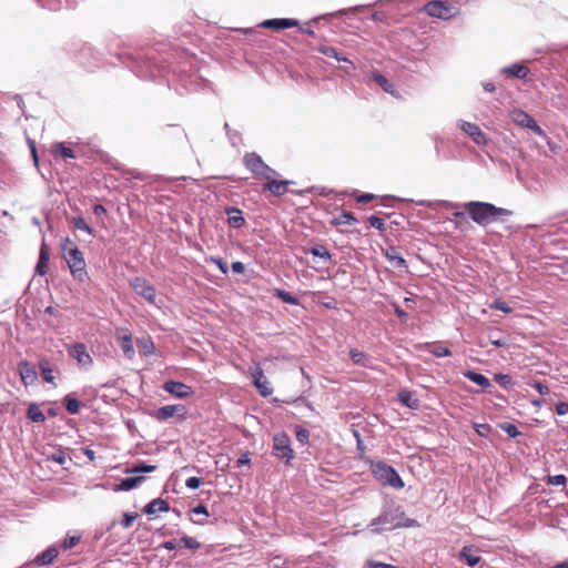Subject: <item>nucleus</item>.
Segmentation results:
<instances>
[{"instance_id": "nucleus-59", "label": "nucleus", "mask_w": 568, "mask_h": 568, "mask_svg": "<svg viewBox=\"0 0 568 568\" xmlns=\"http://www.w3.org/2000/svg\"><path fill=\"white\" fill-rule=\"evenodd\" d=\"M495 381L501 385H506L510 382V377H509V375L497 374V375H495Z\"/></svg>"}, {"instance_id": "nucleus-63", "label": "nucleus", "mask_w": 568, "mask_h": 568, "mask_svg": "<svg viewBox=\"0 0 568 568\" xmlns=\"http://www.w3.org/2000/svg\"><path fill=\"white\" fill-rule=\"evenodd\" d=\"M53 460H55L59 464H63L64 463V455L62 453L54 454L53 455Z\"/></svg>"}, {"instance_id": "nucleus-27", "label": "nucleus", "mask_w": 568, "mask_h": 568, "mask_svg": "<svg viewBox=\"0 0 568 568\" xmlns=\"http://www.w3.org/2000/svg\"><path fill=\"white\" fill-rule=\"evenodd\" d=\"M504 72L510 77L524 79L528 74L529 70L523 64L515 63L506 68Z\"/></svg>"}, {"instance_id": "nucleus-32", "label": "nucleus", "mask_w": 568, "mask_h": 568, "mask_svg": "<svg viewBox=\"0 0 568 568\" xmlns=\"http://www.w3.org/2000/svg\"><path fill=\"white\" fill-rule=\"evenodd\" d=\"M136 344H138L140 352L144 356H150L155 351L154 344L150 337H143L141 339H138Z\"/></svg>"}, {"instance_id": "nucleus-52", "label": "nucleus", "mask_w": 568, "mask_h": 568, "mask_svg": "<svg viewBox=\"0 0 568 568\" xmlns=\"http://www.w3.org/2000/svg\"><path fill=\"white\" fill-rule=\"evenodd\" d=\"M532 387L541 395H548L550 393L549 387L540 382H535Z\"/></svg>"}, {"instance_id": "nucleus-4", "label": "nucleus", "mask_w": 568, "mask_h": 568, "mask_svg": "<svg viewBox=\"0 0 568 568\" xmlns=\"http://www.w3.org/2000/svg\"><path fill=\"white\" fill-rule=\"evenodd\" d=\"M243 164L254 175V178L258 180H266L278 175V173L268 166L261 155L255 152L246 153L243 156Z\"/></svg>"}, {"instance_id": "nucleus-14", "label": "nucleus", "mask_w": 568, "mask_h": 568, "mask_svg": "<svg viewBox=\"0 0 568 568\" xmlns=\"http://www.w3.org/2000/svg\"><path fill=\"white\" fill-rule=\"evenodd\" d=\"M459 128L469 136L477 145H486L487 138L481 129L476 124L467 121H462Z\"/></svg>"}, {"instance_id": "nucleus-40", "label": "nucleus", "mask_w": 568, "mask_h": 568, "mask_svg": "<svg viewBox=\"0 0 568 568\" xmlns=\"http://www.w3.org/2000/svg\"><path fill=\"white\" fill-rule=\"evenodd\" d=\"M175 412H176V406L175 405L164 406V407H161L158 410L156 417L159 419H166L169 417L174 416Z\"/></svg>"}, {"instance_id": "nucleus-29", "label": "nucleus", "mask_w": 568, "mask_h": 568, "mask_svg": "<svg viewBox=\"0 0 568 568\" xmlns=\"http://www.w3.org/2000/svg\"><path fill=\"white\" fill-rule=\"evenodd\" d=\"M27 416L34 423H43L45 420L44 414L42 413L40 407L34 403L29 405Z\"/></svg>"}, {"instance_id": "nucleus-7", "label": "nucleus", "mask_w": 568, "mask_h": 568, "mask_svg": "<svg viewBox=\"0 0 568 568\" xmlns=\"http://www.w3.org/2000/svg\"><path fill=\"white\" fill-rule=\"evenodd\" d=\"M511 120L521 128L531 130L535 134L544 136V130L537 124L535 119L523 110H514L510 113Z\"/></svg>"}, {"instance_id": "nucleus-48", "label": "nucleus", "mask_w": 568, "mask_h": 568, "mask_svg": "<svg viewBox=\"0 0 568 568\" xmlns=\"http://www.w3.org/2000/svg\"><path fill=\"white\" fill-rule=\"evenodd\" d=\"M491 308L494 310H498V311H501L504 313H511L513 312V308L508 306V304L504 301H495L493 304H491Z\"/></svg>"}, {"instance_id": "nucleus-17", "label": "nucleus", "mask_w": 568, "mask_h": 568, "mask_svg": "<svg viewBox=\"0 0 568 568\" xmlns=\"http://www.w3.org/2000/svg\"><path fill=\"white\" fill-rule=\"evenodd\" d=\"M50 258V250L47 243L43 241L40 246L39 260L36 266V273L40 276L47 274Z\"/></svg>"}, {"instance_id": "nucleus-42", "label": "nucleus", "mask_w": 568, "mask_h": 568, "mask_svg": "<svg viewBox=\"0 0 568 568\" xmlns=\"http://www.w3.org/2000/svg\"><path fill=\"white\" fill-rule=\"evenodd\" d=\"M180 542L190 550H196L200 547V542L195 538L189 536L180 538Z\"/></svg>"}, {"instance_id": "nucleus-28", "label": "nucleus", "mask_w": 568, "mask_h": 568, "mask_svg": "<svg viewBox=\"0 0 568 568\" xmlns=\"http://www.w3.org/2000/svg\"><path fill=\"white\" fill-rule=\"evenodd\" d=\"M52 153L63 159H74L75 154L73 150L67 146L64 143H55L52 145Z\"/></svg>"}, {"instance_id": "nucleus-19", "label": "nucleus", "mask_w": 568, "mask_h": 568, "mask_svg": "<svg viewBox=\"0 0 568 568\" xmlns=\"http://www.w3.org/2000/svg\"><path fill=\"white\" fill-rule=\"evenodd\" d=\"M145 480L144 476L126 477L120 481L114 488L115 491H128L139 487Z\"/></svg>"}, {"instance_id": "nucleus-6", "label": "nucleus", "mask_w": 568, "mask_h": 568, "mask_svg": "<svg viewBox=\"0 0 568 568\" xmlns=\"http://www.w3.org/2000/svg\"><path fill=\"white\" fill-rule=\"evenodd\" d=\"M273 455L280 459H284L286 464L293 458L291 439L286 433H281L273 437Z\"/></svg>"}, {"instance_id": "nucleus-26", "label": "nucleus", "mask_w": 568, "mask_h": 568, "mask_svg": "<svg viewBox=\"0 0 568 568\" xmlns=\"http://www.w3.org/2000/svg\"><path fill=\"white\" fill-rule=\"evenodd\" d=\"M355 222H357V220L352 213L342 211L341 214H338L337 216L332 219L331 224L334 226H339V225H351Z\"/></svg>"}, {"instance_id": "nucleus-22", "label": "nucleus", "mask_w": 568, "mask_h": 568, "mask_svg": "<svg viewBox=\"0 0 568 568\" xmlns=\"http://www.w3.org/2000/svg\"><path fill=\"white\" fill-rule=\"evenodd\" d=\"M374 81L387 93L398 97L397 92L394 89V85L386 79L383 74L378 72H373L372 74Z\"/></svg>"}, {"instance_id": "nucleus-50", "label": "nucleus", "mask_w": 568, "mask_h": 568, "mask_svg": "<svg viewBox=\"0 0 568 568\" xmlns=\"http://www.w3.org/2000/svg\"><path fill=\"white\" fill-rule=\"evenodd\" d=\"M432 353L436 356V357H445V356H449L452 354V352L449 351V348L445 347V346H435L433 349H432Z\"/></svg>"}, {"instance_id": "nucleus-51", "label": "nucleus", "mask_w": 568, "mask_h": 568, "mask_svg": "<svg viewBox=\"0 0 568 568\" xmlns=\"http://www.w3.org/2000/svg\"><path fill=\"white\" fill-rule=\"evenodd\" d=\"M357 203H368L375 199L374 194L371 193H362L355 196Z\"/></svg>"}, {"instance_id": "nucleus-44", "label": "nucleus", "mask_w": 568, "mask_h": 568, "mask_svg": "<svg viewBox=\"0 0 568 568\" xmlns=\"http://www.w3.org/2000/svg\"><path fill=\"white\" fill-rule=\"evenodd\" d=\"M546 483L551 486H566L567 478L565 475L548 476Z\"/></svg>"}, {"instance_id": "nucleus-13", "label": "nucleus", "mask_w": 568, "mask_h": 568, "mask_svg": "<svg viewBox=\"0 0 568 568\" xmlns=\"http://www.w3.org/2000/svg\"><path fill=\"white\" fill-rule=\"evenodd\" d=\"M373 525H382L384 526L385 529H390L399 526L413 527L416 525V520L407 519L406 523H402V520H398L393 513H383L373 521Z\"/></svg>"}, {"instance_id": "nucleus-58", "label": "nucleus", "mask_w": 568, "mask_h": 568, "mask_svg": "<svg viewBox=\"0 0 568 568\" xmlns=\"http://www.w3.org/2000/svg\"><path fill=\"white\" fill-rule=\"evenodd\" d=\"M192 394V389L190 386L180 383V398L187 397Z\"/></svg>"}, {"instance_id": "nucleus-37", "label": "nucleus", "mask_w": 568, "mask_h": 568, "mask_svg": "<svg viewBox=\"0 0 568 568\" xmlns=\"http://www.w3.org/2000/svg\"><path fill=\"white\" fill-rule=\"evenodd\" d=\"M274 295L276 297H278L280 300H282L284 303L292 304V305H298L300 304V301H298L297 297L291 295L290 293L283 291V290L276 288L274 291Z\"/></svg>"}, {"instance_id": "nucleus-18", "label": "nucleus", "mask_w": 568, "mask_h": 568, "mask_svg": "<svg viewBox=\"0 0 568 568\" xmlns=\"http://www.w3.org/2000/svg\"><path fill=\"white\" fill-rule=\"evenodd\" d=\"M58 555H59L58 549L54 546H51V547L47 548L44 551H42L41 554H39L36 557L34 562L38 566L51 565L55 560Z\"/></svg>"}, {"instance_id": "nucleus-2", "label": "nucleus", "mask_w": 568, "mask_h": 568, "mask_svg": "<svg viewBox=\"0 0 568 568\" xmlns=\"http://www.w3.org/2000/svg\"><path fill=\"white\" fill-rule=\"evenodd\" d=\"M63 257L69 266L73 278L78 282L89 280L83 253L69 237L62 242Z\"/></svg>"}, {"instance_id": "nucleus-53", "label": "nucleus", "mask_w": 568, "mask_h": 568, "mask_svg": "<svg viewBox=\"0 0 568 568\" xmlns=\"http://www.w3.org/2000/svg\"><path fill=\"white\" fill-rule=\"evenodd\" d=\"M185 485L191 489H196L201 485V478L191 477V478L186 479Z\"/></svg>"}, {"instance_id": "nucleus-30", "label": "nucleus", "mask_w": 568, "mask_h": 568, "mask_svg": "<svg viewBox=\"0 0 568 568\" xmlns=\"http://www.w3.org/2000/svg\"><path fill=\"white\" fill-rule=\"evenodd\" d=\"M465 377L468 378L469 381L474 382L475 384L479 385L483 388H487L490 386L489 379L486 376H484L483 374H479V373H476L473 371H468L465 373Z\"/></svg>"}, {"instance_id": "nucleus-20", "label": "nucleus", "mask_w": 568, "mask_h": 568, "mask_svg": "<svg viewBox=\"0 0 568 568\" xmlns=\"http://www.w3.org/2000/svg\"><path fill=\"white\" fill-rule=\"evenodd\" d=\"M459 557L464 559L468 566L474 567L480 561V556L477 554V550L474 549L471 546H465Z\"/></svg>"}, {"instance_id": "nucleus-12", "label": "nucleus", "mask_w": 568, "mask_h": 568, "mask_svg": "<svg viewBox=\"0 0 568 568\" xmlns=\"http://www.w3.org/2000/svg\"><path fill=\"white\" fill-rule=\"evenodd\" d=\"M265 183L262 186L263 192H270L275 196H282L288 191V185L293 182L290 180H277L276 176L264 180Z\"/></svg>"}, {"instance_id": "nucleus-41", "label": "nucleus", "mask_w": 568, "mask_h": 568, "mask_svg": "<svg viewBox=\"0 0 568 568\" xmlns=\"http://www.w3.org/2000/svg\"><path fill=\"white\" fill-rule=\"evenodd\" d=\"M155 469V466L153 465H146V464H139L133 466L132 468H128L125 470L126 474H139V473H149L153 471Z\"/></svg>"}, {"instance_id": "nucleus-38", "label": "nucleus", "mask_w": 568, "mask_h": 568, "mask_svg": "<svg viewBox=\"0 0 568 568\" xmlns=\"http://www.w3.org/2000/svg\"><path fill=\"white\" fill-rule=\"evenodd\" d=\"M64 406H65V409L68 410V413L70 414H78L79 410H80V403L78 399H75L74 397L70 396V395H67L64 397Z\"/></svg>"}, {"instance_id": "nucleus-57", "label": "nucleus", "mask_w": 568, "mask_h": 568, "mask_svg": "<svg viewBox=\"0 0 568 568\" xmlns=\"http://www.w3.org/2000/svg\"><path fill=\"white\" fill-rule=\"evenodd\" d=\"M556 413L560 416L568 414V403L560 402L556 405Z\"/></svg>"}, {"instance_id": "nucleus-36", "label": "nucleus", "mask_w": 568, "mask_h": 568, "mask_svg": "<svg viewBox=\"0 0 568 568\" xmlns=\"http://www.w3.org/2000/svg\"><path fill=\"white\" fill-rule=\"evenodd\" d=\"M317 50L328 58H333L337 61L349 62L346 58L341 57L339 53L337 52V50L333 47L321 45Z\"/></svg>"}, {"instance_id": "nucleus-25", "label": "nucleus", "mask_w": 568, "mask_h": 568, "mask_svg": "<svg viewBox=\"0 0 568 568\" xmlns=\"http://www.w3.org/2000/svg\"><path fill=\"white\" fill-rule=\"evenodd\" d=\"M169 509L168 503L162 499H153L149 503L144 509L148 515H155L161 511H166Z\"/></svg>"}, {"instance_id": "nucleus-35", "label": "nucleus", "mask_w": 568, "mask_h": 568, "mask_svg": "<svg viewBox=\"0 0 568 568\" xmlns=\"http://www.w3.org/2000/svg\"><path fill=\"white\" fill-rule=\"evenodd\" d=\"M385 255L396 267H406V261L394 248L386 251Z\"/></svg>"}, {"instance_id": "nucleus-21", "label": "nucleus", "mask_w": 568, "mask_h": 568, "mask_svg": "<svg viewBox=\"0 0 568 568\" xmlns=\"http://www.w3.org/2000/svg\"><path fill=\"white\" fill-rule=\"evenodd\" d=\"M226 214L229 224L233 227H241L245 223L242 212L239 209L230 207L226 210Z\"/></svg>"}, {"instance_id": "nucleus-24", "label": "nucleus", "mask_w": 568, "mask_h": 568, "mask_svg": "<svg viewBox=\"0 0 568 568\" xmlns=\"http://www.w3.org/2000/svg\"><path fill=\"white\" fill-rule=\"evenodd\" d=\"M398 400L409 407V408H418L419 406V400L417 398H415L413 396V394L407 390V389H402L399 393H398Z\"/></svg>"}, {"instance_id": "nucleus-3", "label": "nucleus", "mask_w": 568, "mask_h": 568, "mask_svg": "<svg viewBox=\"0 0 568 568\" xmlns=\"http://www.w3.org/2000/svg\"><path fill=\"white\" fill-rule=\"evenodd\" d=\"M371 470L376 480L383 486H389L395 489H402L404 487V481L397 471L384 462L372 463Z\"/></svg>"}, {"instance_id": "nucleus-39", "label": "nucleus", "mask_w": 568, "mask_h": 568, "mask_svg": "<svg viewBox=\"0 0 568 568\" xmlns=\"http://www.w3.org/2000/svg\"><path fill=\"white\" fill-rule=\"evenodd\" d=\"M74 229L87 232L89 235H93L92 227L85 222L82 216H75L72 219Z\"/></svg>"}, {"instance_id": "nucleus-56", "label": "nucleus", "mask_w": 568, "mask_h": 568, "mask_svg": "<svg viewBox=\"0 0 568 568\" xmlns=\"http://www.w3.org/2000/svg\"><path fill=\"white\" fill-rule=\"evenodd\" d=\"M250 463H251L250 453L246 452V453H243L241 455V457L237 459L236 466L241 467L244 465H250Z\"/></svg>"}, {"instance_id": "nucleus-8", "label": "nucleus", "mask_w": 568, "mask_h": 568, "mask_svg": "<svg viewBox=\"0 0 568 568\" xmlns=\"http://www.w3.org/2000/svg\"><path fill=\"white\" fill-rule=\"evenodd\" d=\"M115 338L119 343L124 356L128 359H133L135 352L132 342V334L128 328L119 327L115 329Z\"/></svg>"}, {"instance_id": "nucleus-16", "label": "nucleus", "mask_w": 568, "mask_h": 568, "mask_svg": "<svg viewBox=\"0 0 568 568\" xmlns=\"http://www.w3.org/2000/svg\"><path fill=\"white\" fill-rule=\"evenodd\" d=\"M260 26L262 28H266V29L283 30V29L297 27L298 21L295 19H290V18L268 19V20H264Z\"/></svg>"}, {"instance_id": "nucleus-11", "label": "nucleus", "mask_w": 568, "mask_h": 568, "mask_svg": "<svg viewBox=\"0 0 568 568\" xmlns=\"http://www.w3.org/2000/svg\"><path fill=\"white\" fill-rule=\"evenodd\" d=\"M130 286L136 294L144 297L149 303H154L155 290L145 278L135 277L130 282Z\"/></svg>"}, {"instance_id": "nucleus-9", "label": "nucleus", "mask_w": 568, "mask_h": 568, "mask_svg": "<svg viewBox=\"0 0 568 568\" xmlns=\"http://www.w3.org/2000/svg\"><path fill=\"white\" fill-rule=\"evenodd\" d=\"M253 384L256 387L258 394L263 397H267L273 393V388L270 385V382L264 375V372L260 364H256L251 372Z\"/></svg>"}, {"instance_id": "nucleus-46", "label": "nucleus", "mask_w": 568, "mask_h": 568, "mask_svg": "<svg viewBox=\"0 0 568 568\" xmlns=\"http://www.w3.org/2000/svg\"><path fill=\"white\" fill-rule=\"evenodd\" d=\"M501 429L504 432H506L509 437H513V438L517 437L520 434L518 428L514 424H510V423L503 424Z\"/></svg>"}, {"instance_id": "nucleus-34", "label": "nucleus", "mask_w": 568, "mask_h": 568, "mask_svg": "<svg viewBox=\"0 0 568 568\" xmlns=\"http://www.w3.org/2000/svg\"><path fill=\"white\" fill-rule=\"evenodd\" d=\"M307 253L326 261H331L332 258V254L324 245L313 246L307 250Z\"/></svg>"}, {"instance_id": "nucleus-47", "label": "nucleus", "mask_w": 568, "mask_h": 568, "mask_svg": "<svg viewBox=\"0 0 568 568\" xmlns=\"http://www.w3.org/2000/svg\"><path fill=\"white\" fill-rule=\"evenodd\" d=\"M368 223L371 224V226L379 230V231H384L385 230V223H384V220L376 216V215H372L368 217Z\"/></svg>"}, {"instance_id": "nucleus-64", "label": "nucleus", "mask_w": 568, "mask_h": 568, "mask_svg": "<svg viewBox=\"0 0 568 568\" xmlns=\"http://www.w3.org/2000/svg\"><path fill=\"white\" fill-rule=\"evenodd\" d=\"M549 568H568V560L561 561L559 564H556Z\"/></svg>"}, {"instance_id": "nucleus-55", "label": "nucleus", "mask_w": 568, "mask_h": 568, "mask_svg": "<svg viewBox=\"0 0 568 568\" xmlns=\"http://www.w3.org/2000/svg\"><path fill=\"white\" fill-rule=\"evenodd\" d=\"M454 217V223L457 227H459L463 222L467 221L466 214L464 212H455Z\"/></svg>"}, {"instance_id": "nucleus-45", "label": "nucleus", "mask_w": 568, "mask_h": 568, "mask_svg": "<svg viewBox=\"0 0 568 568\" xmlns=\"http://www.w3.org/2000/svg\"><path fill=\"white\" fill-rule=\"evenodd\" d=\"M206 262L215 264L221 270V272L223 274L227 273V265L221 257L211 256V257L206 258Z\"/></svg>"}, {"instance_id": "nucleus-43", "label": "nucleus", "mask_w": 568, "mask_h": 568, "mask_svg": "<svg viewBox=\"0 0 568 568\" xmlns=\"http://www.w3.org/2000/svg\"><path fill=\"white\" fill-rule=\"evenodd\" d=\"M80 541V536H67L61 544L62 549L69 550L75 547Z\"/></svg>"}, {"instance_id": "nucleus-31", "label": "nucleus", "mask_w": 568, "mask_h": 568, "mask_svg": "<svg viewBox=\"0 0 568 568\" xmlns=\"http://www.w3.org/2000/svg\"><path fill=\"white\" fill-rule=\"evenodd\" d=\"M39 368L41 371V375L44 382L54 383V371L50 367L49 362L47 359H42L39 362Z\"/></svg>"}, {"instance_id": "nucleus-62", "label": "nucleus", "mask_w": 568, "mask_h": 568, "mask_svg": "<svg viewBox=\"0 0 568 568\" xmlns=\"http://www.w3.org/2000/svg\"><path fill=\"white\" fill-rule=\"evenodd\" d=\"M135 517L136 516L125 515V517H124V519L122 521L123 526L126 527V528L130 527L132 525L133 520L135 519Z\"/></svg>"}, {"instance_id": "nucleus-5", "label": "nucleus", "mask_w": 568, "mask_h": 568, "mask_svg": "<svg viewBox=\"0 0 568 568\" xmlns=\"http://www.w3.org/2000/svg\"><path fill=\"white\" fill-rule=\"evenodd\" d=\"M423 10L427 16L443 20H448L458 12L457 8L448 1H429L424 6Z\"/></svg>"}, {"instance_id": "nucleus-49", "label": "nucleus", "mask_w": 568, "mask_h": 568, "mask_svg": "<svg viewBox=\"0 0 568 568\" xmlns=\"http://www.w3.org/2000/svg\"><path fill=\"white\" fill-rule=\"evenodd\" d=\"M295 435H296V439L301 444H306L308 442L310 432L307 429H305V428H297Z\"/></svg>"}, {"instance_id": "nucleus-23", "label": "nucleus", "mask_w": 568, "mask_h": 568, "mask_svg": "<svg viewBox=\"0 0 568 568\" xmlns=\"http://www.w3.org/2000/svg\"><path fill=\"white\" fill-rule=\"evenodd\" d=\"M209 517V513L206 510V507L203 505H199L194 507L191 510V517L190 519L197 525H203L206 521V518Z\"/></svg>"}, {"instance_id": "nucleus-60", "label": "nucleus", "mask_w": 568, "mask_h": 568, "mask_svg": "<svg viewBox=\"0 0 568 568\" xmlns=\"http://www.w3.org/2000/svg\"><path fill=\"white\" fill-rule=\"evenodd\" d=\"M231 267L234 273H243L245 270L242 262H233Z\"/></svg>"}, {"instance_id": "nucleus-1", "label": "nucleus", "mask_w": 568, "mask_h": 568, "mask_svg": "<svg viewBox=\"0 0 568 568\" xmlns=\"http://www.w3.org/2000/svg\"><path fill=\"white\" fill-rule=\"evenodd\" d=\"M464 207L470 219L479 225H487L491 221L513 214V212L507 209L497 207L491 203L479 201L467 202Z\"/></svg>"}, {"instance_id": "nucleus-61", "label": "nucleus", "mask_w": 568, "mask_h": 568, "mask_svg": "<svg viewBox=\"0 0 568 568\" xmlns=\"http://www.w3.org/2000/svg\"><path fill=\"white\" fill-rule=\"evenodd\" d=\"M93 213L95 215H102V214L106 213V210H105V207L102 204H95L93 206Z\"/></svg>"}, {"instance_id": "nucleus-33", "label": "nucleus", "mask_w": 568, "mask_h": 568, "mask_svg": "<svg viewBox=\"0 0 568 568\" xmlns=\"http://www.w3.org/2000/svg\"><path fill=\"white\" fill-rule=\"evenodd\" d=\"M349 356L354 364L363 366V367L368 366V358L362 351H359L357 348H352L349 351Z\"/></svg>"}, {"instance_id": "nucleus-10", "label": "nucleus", "mask_w": 568, "mask_h": 568, "mask_svg": "<svg viewBox=\"0 0 568 568\" xmlns=\"http://www.w3.org/2000/svg\"><path fill=\"white\" fill-rule=\"evenodd\" d=\"M68 353L82 367H89L93 364V358L83 343H75L69 346Z\"/></svg>"}, {"instance_id": "nucleus-15", "label": "nucleus", "mask_w": 568, "mask_h": 568, "mask_svg": "<svg viewBox=\"0 0 568 568\" xmlns=\"http://www.w3.org/2000/svg\"><path fill=\"white\" fill-rule=\"evenodd\" d=\"M18 373L20 375L21 382L26 385H32L36 383L38 375L33 367V365L28 361H21L18 364Z\"/></svg>"}, {"instance_id": "nucleus-54", "label": "nucleus", "mask_w": 568, "mask_h": 568, "mask_svg": "<svg viewBox=\"0 0 568 568\" xmlns=\"http://www.w3.org/2000/svg\"><path fill=\"white\" fill-rule=\"evenodd\" d=\"M164 389L168 390L169 393L178 396V382H174V381L166 382L164 385Z\"/></svg>"}]
</instances>
